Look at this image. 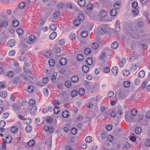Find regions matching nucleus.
Masks as SVG:
<instances>
[{
  "label": "nucleus",
  "mask_w": 150,
  "mask_h": 150,
  "mask_svg": "<svg viewBox=\"0 0 150 150\" xmlns=\"http://www.w3.org/2000/svg\"><path fill=\"white\" fill-rule=\"evenodd\" d=\"M107 15V13L105 10L103 9L98 14L99 21H104Z\"/></svg>",
  "instance_id": "obj_1"
},
{
  "label": "nucleus",
  "mask_w": 150,
  "mask_h": 150,
  "mask_svg": "<svg viewBox=\"0 0 150 150\" xmlns=\"http://www.w3.org/2000/svg\"><path fill=\"white\" fill-rule=\"evenodd\" d=\"M36 36L31 35L28 37V39L27 41V43L29 45H32L34 42L36 40Z\"/></svg>",
  "instance_id": "obj_2"
},
{
  "label": "nucleus",
  "mask_w": 150,
  "mask_h": 150,
  "mask_svg": "<svg viewBox=\"0 0 150 150\" xmlns=\"http://www.w3.org/2000/svg\"><path fill=\"white\" fill-rule=\"evenodd\" d=\"M99 59L102 62V64H104L107 60V58L105 52H102L99 57Z\"/></svg>",
  "instance_id": "obj_3"
},
{
  "label": "nucleus",
  "mask_w": 150,
  "mask_h": 150,
  "mask_svg": "<svg viewBox=\"0 0 150 150\" xmlns=\"http://www.w3.org/2000/svg\"><path fill=\"white\" fill-rule=\"evenodd\" d=\"M43 129L45 131H48L50 133H52L53 131V128L52 126L45 125Z\"/></svg>",
  "instance_id": "obj_4"
},
{
  "label": "nucleus",
  "mask_w": 150,
  "mask_h": 150,
  "mask_svg": "<svg viewBox=\"0 0 150 150\" xmlns=\"http://www.w3.org/2000/svg\"><path fill=\"white\" fill-rule=\"evenodd\" d=\"M118 72V68L116 67H114L111 69V73L113 76H116Z\"/></svg>",
  "instance_id": "obj_5"
},
{
  "label": "nucleus",
  "mask_w": 150,
  "mask_h": 150,
  "mask_svg": "<svg viewBox=\"0 0 150 150\" xmlns=\"http://www.w3.org/2000/svg\"><path fill=\"white\" fill-rule=\"evenodd\" d=\"M110 15L112 16H116L117 13V11L115 8H112L110 10Z\"/></svg>",
  "instance_id": "obj_6"
},
{
  "label": "nucleus",
  "mask_w": 150,
  "mask_h": 150,
  "mask_svg": "<svg viewBox=\"0 0 150 150\" xmlns=\"http://www.w3.org/2000/svg\"><path fill=\"white\" fill-rule=\"evenodd\" d=\"M15 44L14 40L11 39L9 40L7 42V45L8 47H12L14 46Z\"/></svg>",
  "instance_id": "obj_7"
},
{
  "label": "nucleus",
  "mask_w": 150,
  "mask_h": 150,
  "mask_svg": "<svg viewBox=\"0 0 150 150\" xmlns=\"http://www.w3.org/2000/svg\"><path fill=\"white\" fill-rule=\"evenodd\" d=\"M111 46L112 49L113 50H116L118 47L119 44L117 42L115 41L111 44Z\"/></svg>",
  "instance_id": "obj_8"
},
{
  "label": "nucleus",
  "mask_w": 150,
  "mask_h": 150,
  "mask_svg": "<svg viewBox=\"0 0 150 150\" xmlns=\"http://www.w3.org/2000/svg\"><path fill=\"white\" fill-rule=\"evenodd\" d=\"M126 63V59H125V58H123L122 59L119 63V65L120 67L121 68L123 67L124 66Z\"/></svg>",
  "instance_id": "obj_9"
},
{
  "label": "nucleus",
  "mask_w": 150,
  "mask_h": 150,
  "mask_svg": "<svg viewBox=\"0 0 150 150\" xmlns=\"http://www.w3.org/2000/svg\"><path fill=\"white\" fill-rule=\"evenodd\" d=\"M139 66V64L137 63L134 64L132 65L130 69L132 71H135L137 69V68Z\"/></svg>",
  "instance_id": "obj_10"
},
{
  "label": "nucleus",
  "mask_w": 150,
  "mask_h": 150,
  "mask_svg": "<svg viewBox=\"0 0 150 150\" xmlns=\"http://www.w3.org/2000/svg\"><path fill=\"white\" fill-rule=\"evenodd\" d=\"M34 90V87L33 85H28L27 90V91L29 93H32Z\"/></svg>",
  "instance_id": "obj_11"
},
{
  "label": "nucleus",
  "mask_w": 150,
  "mask_h": 150,
  "mask_svg": "<svg viewBox=\"0 0 150 150\" xmlns=\"http://www.w3.org/2000/svg\"><path fill=\"white\" fill-rule=\"evenodd\" d=\"M37 110V107L36 106H33L30 110V114L33 115L36 113Z\"/></svg>",
  "instance_id": "obj_12"
},
{
  "label": "nucleus",
  "mask_w": 150,
  "mask_h": 150,
  "mask_svg": "<svg viewBox=\"0 0 150 150\" xmlns=\"http://www.w3.org/2000/svg\"><path fill=\"white\" fill-rule=\"evenodd\" d=\"M26 3L24 1L20 2L18 5V8L21 9L24 8L26 6Z\"/></svg>",
  "instance_id": "obj_13"
},
{
  "label": "nucleus",
  "mask_w": 150,
  "mask_h": 150,
  "mask_svg": "<svg viewBox=\"0 0 150 150\" xmlns=\"http://www.w3.org/2000/svg\"><path fill=\"white\" fill-rule=\"evenodd\" d=\"M115 30L117 31H119L120 30V22L118 20L115 23Z\"/></svg>",
  "instance_id": "obj_14"
},
{
  "label": "nucleus",
  "mask_w": 150,
  "mask_h": 150,
  "mask_svg": "<svg viewBox=\"0 0 150 150\" xmlns=\"http://www.w3.org/2000/svg\"><path fill=\"white\" fill-rule=\"evenodd\" d=\"M57 33L56 32L53 31L50 35L49 38L51 40L54 39L56 37Z\"/></svg>",
  "instance_id": "obj_15"
},
{
  "label": "nucleus",
  "mask_w": 150,
  "mask_h": 150,
  "mask_svg": "<svg viewBox=\"0 0 150 150\" xmlns=\"http://www.w3.org/2000/svg\"><path fill=\"white\" fill-rule=\"evenodd\" d=\"M59 62L62 65H64L66 64L67 60L65 58H62L60 59Z\"/></svg>",
  "instance_id": "obj_16"
},
{
  "label": "nucleus",
  "mask_w": 150,
  "mask_h": 150,
  "mask_svg": "<svg viewBox=\"0 0 150 150\" xmlns=\"http://www.w3.org/2000/svg\"><path fill=\"white\" fill-rule=\"evenodd\" d=\"M6 124V122L4 120H1L0 121V128L1 129V131L2 132L5 130L4 128H2L4 127Z\"/></svg>",
  "instance_id": "obj_17"
},
{
  "label": "nucleus",
  "mask_w": 150,
  "mask_h": 150,
  "mask_svg": "<svg viewBox=\"0 0 150 150\" xmlns=\"http://www.w3.org/2000/svg\"><path fill=\"white\" fill-rule=\"evenodd\" d=\"M100 31L102 34H104L107 33V30L105 26H102L100 29Z\"/></svg>",
  "instance_id": "obj_18"
},
{
  "label": "nucleus",
  "mask_w": 150,
  "mask_h": 150,
  "mask_svg": "<svg viewBox=\"0 0 150 150\" xmlns=\"http://www.w3.org/2000/svg\"><path fill=\"white\" fill-rule=\"evenodd\" d=\"M78 77L76 76H74L71 78V80L72 82L74 83H76L79 81Z\"/></svg>",
  "instance_id": "obj_19"
},
{
  "label": "nucleus",
  "mask_w": 150,
  "mask_h": 150,
  "mask_svg": "<svg viewBox=\"0 0 150 150\" xmlns=\"http://www.w3.org/2000/svg\"><path fill=\"white\" fill-rule=\"evenodd\" d=\"M86 62L87 64L89 65H91L93 62V59L91 57L88 58L86 60Z\"/></svg>",
  "instance_id": "obj_20"
},
{
  "label": "nucleus",
  "mask_w": 150,
  "mask_h": 150,
  "mask_svg": "<svg viewBox=\"0 0 150 150\" xmlns=\"http://www.w3.org/2000/svg\"><path fill=\"white\" fill-rule=\"evenodd\" d=\"M85 16L83 13H80L78 16V19L80 21H83L85 19Z\"/></svg>",
  "instance_id": "obj_21"
},
{
  "label": "nucleus",
  "mask_w": 150,
  "mask_h": 150,
  "mask_svg": "<svg viewBox=\"0 0 150 150\" xmlns=\"http://www.w3.org/2000/svg\"><path fill=\"white\" fill-rule=\"evenodd\" d=\"M69 38L72 41L74 40L76 38V35L75 34L71 33L69 35Z\"/></svg>",
  "instance_id": "obj_22"
},
{
  "label": "nucleus",
  "mask_w": 150,
  "mask_h": 150,
  "mask_svg": "<svg viewBox=\"0 0 150 150\" xmlns=\"http://www.w3.org/2000/svg\"><path fill=\"white\" fill-rule=\"evenodd\" d=\"M91 46L93 49L96 50L99 47L98 44L97 42H93L91 45Z\"/></svg>",
  "instance_id": "obj_23"
},
{
  "label": "nucleus",
  "mask_w": 150,
  "mask_h": 150,
  "mask_svg": "<svg viewBox=\"0 0 150 150\" xmlns=\"http://www.w3.org/2000/svg\"><path fill=\"white\" fill-rule=\"evenodd\" d=\"M53 111L54 114H58L60 111V109L59 107L57 106H54V107L53 108Z\"/></svg>",
  "instance_id": "obj_24"
},
{
  "label": "nucleus",
  "mask_w": 150,
  "mask_h": 150,
  "mask_svg": "<svg viewBox=\"0 0 150 150\" xmlns=\"http://www.w3.org/2000/svg\"><path fill=\"white\" fill-rule=\"evenodd\" d=\"M69 112L68 111L65 110L63 111L62 113V116L64 118H67L69 115Z\"/></svg>",
  "instance_id": "obj_25"
},
{
  "label": "nucleus",
  "mask_w": 150,
  "mask_h": 150,
  "mask_svg": "<svg viewBox=\"0 0 150 150\" xmlns=\"http://www.w3.org/2000/svg\"><path fill=\"white\" fill-rule=\"evenodd\" d=\"M89 69V67L87 65H85L83 66L82 70L84 73H87Z\"/></svg>",
  "instance_id": "obj_26"
},
{
  "label": "nucleus",
  "mask_w": 150,
  "mask_h": 150,
  "mask_svg": "<svg viewBox=\"0 0 150 150\" xmlns=\"http://www.w3.org/2000/svg\"><path fill=\"white\" fill-rule=\"evenodd\" d=\"M145 75V72L144 70H141L139 73L138 76L140 78L143 77Z\"/></svg>",
  "instance_id": "obj_27"
},
{
  "label": "nucleus",
  "mask_w": 150,
  "mask_h": 150,
  "mask_svg": "<svg viewBox=\"0 0 150 150\" xmlns=\"http://www.w3.org/2000/svg\"><path fill=\"white\" fill-rule=\"evenodd\" d=\"M5 142H6L7 143H9L11 142L12 141L11 137V136H7L5 139H4Z\"/></svg>",
  "instance_id": "obj_28"
},
{
  "label": "nucleus",
  "mask_w": 150,
  "mask_h": 150,
  "mask_svg": "<svg viewBox=\"0 0 150 150\" xmlns=\"http://www.w3.org/2000/svg\"><path fill=\"white\" fill-rule=\"evenodd\" d=\"M8 25V22L6 21H2L0 22V27H6Z\"/></svg>",
  "instance_id": "obj_29"
},
{
  "label": "nucleus",
  "mask_w": 150,
  "mask_h": 150,
  "mask_svg": "<svg viewBox=\"0 0 150 150\" xmlns=\"http://www.w3.org/2000/svg\"><path fill=\"white\" fill-rule=\"evenodd\" d=\"M53 108H52V106H50L48 107L47 108H45L43 110V111L44 113H45L46 112H44L45 110L46 111L47 110V112H51L52 111H53Z\"/></svg>",
  "instance_id": "obj_30"
},
{
  "label": "nucleus",
  "mask_w": 150,
  "mask_h": 150,
  "mask_svg": "<svg viewBox=\"0 0 150 150\" xmlns=\"http://www.w3.org/2000/svg\"><path fill=\"white\" fill-rule=\"evenodd\" d=\"M49 28L51 30H55L57 29V26L54 24L51 23L50 25Z\"/></svg>",
  "instance_id": "obj_31"
},
{
  "label": "nucleus",
  "mask_w": 150,
  "mask_h": 150,
  "mask_svg": "<svg viewBox=\"0 0 150 150\" xmlns=\"http://www.w3.org/2000/svg\"><path fill=\"white\" fill-rule=\"evenodd\" d=\"M48 64L50 66L53 67L55 64V62L54 59H50L48 61Z\"/></svg>",
  "instance_id": "obj_32"
},
{
  "label": "nucleus",
  "mask_w": 150,
  "mask_h": 150,
  "mask_svg": "<svg viewBox=\"0 0 150 150\" xmlns=\"http://www.w3.org/2000/svg\"><path fill=\"white\" fill-rule=\"evenodd\" d=\"M79 5L81 6H83L85 5V0H79L78 1Z\"/></svg>",
  "instance_id": "obj_33"
},
{
  "label": "nucleus",
  "mask_w": 150,
  "mask_h": 150,
  "mask_svg": "<svg viewBox=\"0 0 150 150\" xmlns=\"http://www.w3.org/2000/svg\"><path fill=\"white\" fill-rule=\"evenodd\" d=\"M11 130L12 133H16L18 131V129L16 127H12L11 128Z\"/></svg>",
  "instance_id": "obj_34"
},
{
  "label": "nucleus",
  "mask_w": 150,
  "mask_h": 150,
  "mask_svg": "<svg viewBox=\"0 0 150 150\" xmlns=\"http://www.w3.org/2000/svg\"><path fill=\"white\" fill-rule=\"evenodd\" d=\"M42 92L44 96L47 97L49 94V91L46 88H44L43 89Z\"/></svg>",
  "instance_id": "obj_35"
},
{
  "label": "nucleus",
  "mask_w": 150,
  "mask_h": 150,
  "mask_svg": "<svg viewBox=\"0 0 150 150\" xmlns=\"http://www.w3.org/2000/svg\"><path fill=\"white\" fill-rule=\"evenodd\" d=\"M120 2H116L114 4V7L115 8L118 9L120 8Z\"/></svg>",
  "instance_id": "obj_36"
},
{
  "label": "nucleus",
  "mask_w": 150,
  "mask_h": 150,
  "mask_svg": "<svg viewBox=\"0 0 150 150\" xmlns=\"http://www.w3.org/2000/svg\"><path fill=\"white\" fill-rule=\"evenodd\" d=\"M7 95V93L6 91H1L0 93V96L2 98H5Z\"/></svg>",
  "instance_id": "obj_37"
},
{
  "label": "nucleus",
  "mask_w": 150,
  "mask_h": 150,
  "mask_svg": "<svg viewBox=\"0 0 150 150\" xmlns=\"http://www.w3.org/2000/svg\"><path fill=\"white\" fill-rule=\"evenodd\" d=\"M135 131L137 134H139L142 132L141 128L139 127H137L135 128Z\"/></svg>",
  "instance_id": "obj_38"
},
{
  "label": "nucleus",
  "mask_w": 150,
  "mask_h": 150,
  "mask_svg": "<svg viewBox=\"0 0 150 150\" xmlns=\"http://www.w3.org/2000/svg\"><path fill=\"white\" fill-rule=\"evenodd\" d=\"M88 33L87 31L83 30L81 33V36L83 38H85L88 35Z\"/></svg>",
  "instance_id": "obj_39"
},
{
  "label": "nucleus",
  "mask_w": 150,
  "mask_h": 150,
  "mask_svg": "<svg viewBox=\"0 0 150 150\" xmlns=\"http://www.w3.org/2000/svg\"><path fill=\"white\" fill-rule=\"evenodd\" d=\"M130 73V71L129 70H124L123 72V75L125 76H128Z\"/></svg>",
  "instance_id": "obj_40"
},
{
  "label": "nucleus",
  "mask_w": 150,
  "mask_h": 150,
  "mask_svg": "<svg viewBox=\"0 0 150 150\" xmlns=\"http://www.w3.org/2000/svg\"><path fill=\"white\" fill-rule=\"evenodd\" d=\"M53 51L56 52H60V49L59 47L57 46H54L53 49Z\"/></svg>",
  "instance_id": "obj_41"
},
{
  "label": "nucleus",
  "mask_w": 150,
  "mask_h": 150,
  "mask_svg": "<svg viewBox=\"0 0 150 150\" xmlns=\"http://www.w3.org/2000/svg\"><path fill=\"white\" fill-rule=\"evenodd\" d=\"M78 93L80 95H83L85 93V90L82 88H80L79 90Z\"/></svg>",
  "instance_id": "obj_42"
},
{
  "label": "nucleus",
  "mask_w": 150,
  "mask_h": 150,
  "mask_svg": "<svg viewBox=\"0 0 150 150\" xmlns=\"http://www.w3.org/2000/svg\"><path fill=\"white\" fill-rule=\"evenodd\" d=\"M12 23L13 26L15 27H16L19 25L18 21L16 20H14L12 21Z\"/></svg>",
  "instance_id": "obj_43"
},
{
  "label": "nucleus",
  "mask_w": 150,
  "mask_h": 150,
  "mask_svg": "<svg viewBox=\"0 0 150 150\" xmlns=\"http://www.w3.org/2000/svg\"><path fill=\"white\" fill-rule=\"evenodd\" d=\"M52 138L51 137H49L47 141L45 142V143L47 144L49 147H50L51 145Z\"/></svg>",
  "instance_id": "obj_44"
},
{
  "label": "nucleus",
  "mask_w": 150,
  "mask_h": 150,
  "mask_svg": "<svg viewBox=\"0 0 150 150\" xmlns=\"http://www.w3.org/2000/svg\"><path fill=\"white\" fill-rule=\"evenodd\" d=\"M139 12V10L137 8H134L133 10V14L134 16H136L138 15Z\"/></svg>",
  "instance_id": "obj_45"
},
{
  "label": "nucleus",
  "mask_w": 150,
  "mask_h": 150,
  "mask_svg": "<svg viewBox=\"0 0 150 150\" xmlns=\"http://www.w3.org/2000/svg\"><path fill=\"white\" fill-rule=\"evenodd\" d=\"M77 58L78 61H81L83 59V56L81 54H78Z\"/></svg>",
  "instance_id": "obj_46"
},
{
  "label": "nucleus",
  "mask_w": 150,
  "mask_h": 150,
  "mask_svg": "<svg viewBox=\"0 0 150 150\" xmlns=\"http://www.w3.org/2000/svg\"><path fill=\"white\" fill-rule=\"evenodd\" d=\"M93 8V6L91 4H88L86 6V8L87 10L91 11Z\"/></svg>",
  "instance_id": "obj_47"
},
{
  "label": "nucleus",
  "mask_w": 150,
  "mask_h": 150,
  "mask_svg": "<svg viewBox=\"0 0 150 150\" xmlns=\"http://www.w3.org/2000/svg\"><path fill=\"white\" fill-rule=\"evenodd\" d=\"M70 131L72 134H75L77 132L78 130L76 128L73 127L71 129Z\"/></svg>",
  "instance_id": "obj_48"
},
{
  "label": "nucleus",
  "mask_w": 150,
  "mask_h": 150,
  "mask_svg": "<svg viewBox=\"0 0 150 150\" xmlns=\"http://www.w3.org/2000/svg\"><path fill=\"white\" fill-rule=\"evenodd\" d=\"M80 21L78 19H76L74 21V24L76 26H78L80 23Z\"/></svg>",
  "instance_id": "obj_49"
},
{
  "label": "nucleus",
  "mask_w": 150,
  "mask_h": 150,
  "mask_svg": "<svg viewBox=\"0 0 150 150\" xmlns=\"http://www.w3.org/2000/svg\"><path fill=\"white\" fill-rule=\"evenodd\" d=\"M131 113L132 115L135 116L137 114V111L136 109H134L131 110Z\"/></svg>",
  "instance_id": "obj_50"
},
{
  "label": "nucleus",
  "mask_w": 150,
  "mask_h": 150,
  "mask_svg": "<svg viewBox=\"0 0 150 150\" xmlns=\"http://www.w3.org/2000/svg\"><path fill=\"white\" fill-rule=\"evenodd\" d=\"M32 129V127L30 125H28L26 126L25 129L27 132H30Z\"/></svg>",
  "instance_id": "obj_51"
},
{
  "label": "nucleus",
  "mask_w": 150,
  "mask_h": 150,
  "mask_svg": "<svg viewBox=\"0 0 150 150\" xmlns=\"http://www.w3.org/2000/svg\"><path fill=\"white\" fill-rule=\"evenodd\" d=\"M77 92L76 90H73L71 91V95L72 97H74L77 96Z\"/></svg>",
  "instance_id": "obj_52"
},
{
  "label": "nucleus",
  "mask_w": 150,
  "mask_h": 150,
  "mask_svg": "<svg viewBox=\"0 0 150 150\" xmlns=\"http://www.w3.org/2000/svg\"><path fill=\"white\" fill-rule=\"evenodd\" d=\"M85 141L87 143H90L92 141V138L90 136H88L86 138Z\"/></svg>",
  "instance_id": "obj_53"
},
{
  "label": "nucleus",
  "mask_w": 150,
  "mask_h": 150,
  "mask_svg": "<svg viewBox=\"0 0 150 150\" xmlns=\"http://www.w3.org/2000/svg\"><path fill=\"white\" fill-rule=\"evenodd\" d=\"M91 50L89 48H86L84 50V53L86 55L90 54L91 53Z\"/></svg>",
  "instance_id": "obj_54"
},
{
  "label": "nucleus",
  "mask_w": 150,
  "mask_h": 150,
  "mask_svg": "<svg viewBox=\"0 0 150 150\" xmlns=\"http://www.w3.org/2000/svg\"><path fill=\"white\" fill-rule=\"evenodd\" d=\"M7 76L9 77H12L14 76L13 72L12 71H10L7 73Z\"/></svg>",
  "instance_id": "obj_55"
},
{
  "label": "nucleus",
  "mask_w": 150,
  "mask_h": 150,
  "mask_svg": "<svg viewBox=\"0 0 150 150\" xmlns=\"http://www.w3.org/2000/svg\"><path fill=\"white\" fill-rule=\"evenodd\" d=\"M29 104L30 105H33L35 104V101L33 99H30L28 102Z\"/></svg>",
  "instance_id": "obj_56"
},
{
  "label": "nucleus",
  "mask_w": 150,
  "mask_h": 150,
  "mask_svg": "<svg viewBox=\"0 0 150 150\" xmlns=\"http://www.w3.org/2000/svg\"><path fill=\"white\" fill-rule=\"evenodd\" d=\"M31 122V120L30 118H25L24 120V122L26 124L30 123Z\"/></svg>",
  "instance_id": "obj_57"
},
{
  "label": "nucleus",
  "mask_w": 150,
  "mask_h": 150,
  "mask_svg": "<svg viewBox=\"0 0 150 150\" xmlns=\"http://www.w3.org/2000/svg\"><path fill=\"white\" fill-rule=\"evenodd\" d=\"M35 144V142L34 140H31L28 142V144L29 146H33Z\"/></svg>",
  "instance_id": "obj_58"
},
{
  "label": "nucleus",
  "mask_w": 150,
  "mask_h": 150,
  "mask_svg": "<svg viewBox=\"0 0 150 150\" xmlns=\"http://www.w3.org/2000/svg\"><path fill=\"white\" fill-rule=\"evenodd\" d=\"M16 31L18 34L19 35H21L23 33V30L21 28H18L16 30Z\"/></svg>",
  "instance_id": "obj_59"
},
{
  "label": "nucleus",
  "mask_w": 150,
  "mask_h": 150,
  "mask_svg": "<svg viewBox=\"0 0 150 150\" xmlns=\"http://www.w3.org/2000/svg\"><path fill=\"white\" fill-rule=\"evenodd\" d=\"M141 83V80L139 78H136L134 80L135 84H139Z\"/></svg>",
  "instance_id": "obj_60"
},
{
  "label": "nucleus",
  "mask_w": 150,
  "mask_h": 150,
  "mask_svg": "<svg viewBox=\"0 0 150 150\" xmlns=\"http://www.w3.org/2000/svg\"><path fill=\"white\" fill-rule=\"evenodd\" d=\"M59 11H55L53 14V16L54 18H57L59 16Z\"/></svg>",
  "instance_id": "obj_61"
},
{
  "label": "nucleus",
  "mask_w": 150,
  "mask_h": 150,
  "mask_svg": "<svg viewBox=\"0 0 150 150\" xmlns=\"http://www.w3.org/2000/svg\"><path fill=\"white\" fill-rule=\"evenodd\" d=\"M107 138L108 140L110 142H112L113 140V137L111 135H108L107 137Z\"/></svg>",
  "instance_id": "obj_62"
},
{
  "label": "nucleus",
  "mask_w": 150,
  "mask_h": 150,
  "mask_svg": "<svg viewBox=\"0 0 150 150\" xmlns=\"http://www.w3.org/2000/svg\"><path fill=\"white\" fill-rule=\"evenodd\" d=\"M42 82L44 83H47L49 81V79L47 77H45L43 78L42 79Z\"/></svg>",
  "instance_id": "obj_63"
},
{
  "label": "nucleus",
  "mask_w": 150,
  "mask_h": 150,
  "mask_svg": "<svg viewBox=\"0 0 150 150\" xmlns=\"http://www.w3.org/2000/svg\"><path fill=\"white\" fill-rule=\"evenodd\" d=\"M137 6L138 3L136 1H134L132 3V7L134 8H136L137 7Z\"/></svg>",
  "instance_id": "obj_64"
}]
</instances>
